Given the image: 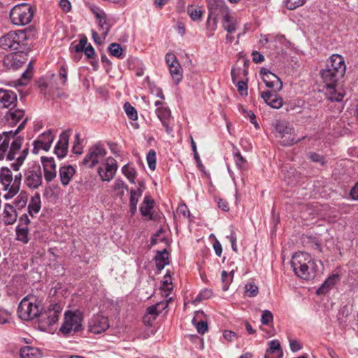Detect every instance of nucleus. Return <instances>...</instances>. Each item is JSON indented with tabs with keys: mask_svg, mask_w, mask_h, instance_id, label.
Segmentation results:
<instances>
[{
	"mask_svg": "<svg viewBox=\"0 0 358 358\" xmlns=\"http://www.w3.org/2000/svg\"><path fill=\"white\" fill-rule=\"evenodd\" d=\"M31 64H29V68L27 69L26 71H24L22 76L20 79L18 80L19 85H27L29 79L32 76V71L30 69Z\"/></svg>",
	"mask_w": 358,
	"mask_h": 358,
	"instance_id": "nucleus-51",
	"label": "nucleus"
},
{
	"mask_svg": "<svg viewBox=\"0 0 358 358\" xmlns=\"http://www.w3.org/2000/svg\"><path fill=\"white\" fill-rule=\"evenodd\" d=\"M34 12L33 7L28 3L17 4L11 9L10 19L15 25H26L31 21Z\"/></svg>",
	"mask_w": 358,
	"mask_h": 358,
	"instance_id": "nucleus-6",
	"label": "nucleus"
},
{
	"mask_svg": "<svg viewBox=\"0 0 358 358\" xmlns=\"http://www.w3.org/2000/svg\"><path fill=\"white\" fill-rule=\"evenodd\" d=\"M113 189L119 196H122L128 188L123 180L117 179L114 182Z\"/></svg>",
	"mask_w": 358,
	"mask_h": 358,
	"instance_id": "nucleus-44",
	"label": "nucleus"
},
{
	"mask_svg": "<svg viewBox=\"0 0 358 358\" xmlns=\"http://www.w3.org/2000/svg\"><path fill=\"white\" fill-rule=\"evenodd\" d=\"M67 66L66 64H63L59 69V76L60 80H62V84H65L67 80Z\"/></svg>",
	"mask_w": 358,
	"mask_h": 358,
	"instance_id": "nucleus-58",
	"label": "nucleus"
},
{
	"mask_svg": "<svg viewBox=\"0 0 358 358\" xmlns=\"http://www.w3.org/2000/svg\"><path fill=\"white\" fill-rule=\"evenodd\" d=\"M220 20L222 27L229 34L234 33L237 29V20L229 13L228 7L222 1H216L209 8V15L207 23L212 29H216L218 21Z\"/></svg>",
	"mask_w": 358,
	"mask_h": 358,
	"instance_id": "nucleus-3",
	"label": "nucleus"
},
{
	"mask_svg": "<svg viewBox=\"0 0 358 358\" xmlns=\"http://www.w3.org/2000/svg\"><path fill=\"white\" fill-rule=\"evenodd\" d=\"M24 115V111L21 109L11 108L5 115V118L10 126L15 125Z\"/></svg>",
	"mask_w": 358,
	"mask_h": 358,
	"instance_id": "nucleus-26",
	"label": "nucleus"
},
{
	"mask_svg": "<svg viewBox=\"0 0 358 358\" xmlns=\"http://www.w3.org/2000/svg\"><path fill=\"white\" fill-rule=\"evenodd\" d=\"M275 131L276 136L280 138L281 144L284 146H289L296 143L301 139H296L293 127L285 121H279L275 124Z\"/></svg>",
	"mask_w": 358,
	"mask_h": 358,
	"instance_id": "nucleus-8",
	"label": "nucleus"
},
{
	"mask_svg": "<svg viewBox=\"0 0 358 358\" xmlns=\"http://www.w3.org/2000/svg\"><path fill=\"white\" fill-rule=\"evenodd\" d=\"M160 306H162V308H164V303H158L155 305L148 307L147 308L146 313L157 318L160 313V310H158V308Z\"/></svg>",
	"mask_w": 358,
	"mask_h": 358,
	"instance_id": "nucleus-49",
	"label": "nucleus"
},
{
	"mask_svg": "<svg viewBox=\"0 0 358 358\" xmlns=\"http://www.w3.org/2000/svg\"><path fill=\"white\" fill-rule=\"evenodd\" d=\"M154 206V200L150 196H145L143 201L140 206V211L143 217H149L150 220L152 219L151 210Z\"/></svg>",
	"mask_w": 358,
	"mask_h": 358,
	"instance_id": "nucleus-29",
	"label": "nucleus"
},
{
	"mask_svg": "<svg viewBox=\"0 0 358 358\" xmlns=\"http://www.w3.org/2000/svg\"><path fill=\"white\" fill-rule=\"evenodd\" d=\"M191 147H192V150L194 152V159L197 163L198 166L201 167V168L203 167L201 161L199 154L197 152L196 143L194 142L192 137H191Z\"/></svg>",
	"mask_w": 358,
	"mask_h": 358,
	"instance_id": "nucleus-56",
	"label": "nucleus"
},
{
	"mask_svg": "<svg viewBox=\"0 0 358 358\" xmlns=\"http://www.w3.org/2000/svg\"><path fill=\"white\" fill-rule=\"evenodd\" d=\"M59 173L62 184L66 186L75 174L76 170L72 166L66 165L60 167Z\"/></svg>",
	"mask_w": 358,
	"mask_h": 358,
	"instance_id": "nucleus-25",
	"label": "nucleus"
},
{
	"mask_svg": "<svg viewBox=\"0 0 358 358\" xmlns=\"http://www.w3.org/2000/svg\"><path fill=\"white\" fill-rule=\"evenodd\" d=\"M41 209V199L39 194L32 196L28 205V212L31 216L37 214Z\"/></svg>",
	"mask_w": 358,
	"mask_h": 358,
	"instance_id": "nucleus-34",
	"label": "nucleus"
},
{
	"mask_svg": "<svg viewBox=\"0 0 358 358\" xmlns=\"http://www.w3.org/2000/svg\"><path fill=\"white\" fill-rule=\"evenodd\" d=\"M117 169L116 160L113 157H108L103 167H99L98 173L103 181L109 182L114 177Z\"/></svg>",
	"mask_w": 358,
	"mask_h": 358,
	"instance_id": "nucleus-16",
	"label": "nucleus"
},
{
	"mask_svg": "<svg viewBox=\"0 0 358 358\" xmlns=\"http://www.w3.org/2000/svg\"><path fill=\"white\" fill-rule=\"evenodd\" d=\"M109 327L108 318L101 315L93 316L89 322V329L93 334H101Z\"/></svg>",
	"mask_w": 358,
	"mask_h": 358,
	"instance_id": "nucleus-18",
	"label": "nucleus"
},
{
	"mask_svg": "<svg viewBox=\"0 0 358 358\" xmlns=\"http://www.w3.org/2000/svg\"><path fill=\"white\" fill-rule=\"evenodd\" d=\"M27 39L24 31H11L0 38V48L9 51H19Z\"/></svg>",
	"mask_w": 358,
	"mask_h": 358,
	"instance_id": "nucleus-5",
	"label": "nucleus"
},
{
	"mask_svg": "<svg viewBox=\"0 0 358 358\" xmlns=\"http://www.w3.org/2000/svg\"><path fill=\"white\" fill-rule=\"evenodd\" d=\"M262 98L271 108L278 109L282 107L283 101L276 93L271 91L262 92Z\"/></svg>",
	"mask_w": 358,
	"mask_h": 358,
	"instance_id": "nucleus-24",
	"label": "nucleus"
},
{
	"mask_svg": "<svg viewBox=\"0 0 358 358\" xmlns=\"http://www.w3.org/2000/svg\"><path fill=\"white\" fill-rule=\"evenodd\" d=\"M261 75L262 76L263 81L267 87L272 88L275 92L282 89V83L280 79L274 73L267 69H262Z\"/></svg>",
	"mask_w": 358,
	"mask_h": 358,
	"instance_id": "nucleus-19",
	"label": "nucleus"
},
{
	"mask_svg": "<svg viewBox=\"0 0 358 358\" xmlns=\"http://www.w3.org/2000/svg\"><path fill=\"white\" fill-rule=\"evenodd\" d=\"M40 303L34 297H25L20 303L17 308L19 317L24 320H31L41 313Z\"/></svg>",
	"mask_w": 358,
	"mask_h": 358,
	"instance_id": "nucleus-7",
	"label": "nucleus"
},
{
	"mask_svg": "<svg viewBox=\"0 0 358 358\" xmlns=\"http://www.w3.org/2000/svg\"><path fill=\"white\" fill-rule=\"evenodd\" d=\"M62 308L59 305H54L52 308H49L44 313H40L39 326L42 329H46L56 323L59 320Z\"/></svg>",
	"mask_w": 358,
	"mask_h": 358,
	"instance_id": "nucleus-14",
	"label": "nucleus"
},
{
	"mask_svg": "<svg viewBox=\"0 0 358 358\" xmlns=\"http://www.w3.org/2000/svg\"><path fill=\"white\" fill-rule=\"evenodd\" d=\"M17 240L27 243L29 241V229L27 227L17 226L16 228Z\"/></svg>",
	"mask_w": 358,
	"mask_h": 358,
	"instance_id": "nucleus-39",
	"label": "nucleus"
},
{
	"mask_svg": "<svg viewBox=\"0 0 358 358\" xmlns=\"http://www.w3.org/2000/svg\"><path fill=\"white\" fill-rule=\"evenodd\" d=\"M69 135L67 131H63L55 148V153L59 158H63L66 156L68 150Z\"/></svg>",
	"mask_w": 358,
	"mask_h": 358,
	"instance_id": "nucleus-23",
	"label": "nucleus"
},
{
	"mask_svg": "<svg viewBox=\"0 0 358 358\" xmlns=\"http://www.w3.org/2000/svg\"><path fill=\"white\" fill-rule=\"evenodd\" d=\"M143 193V190L139 187L136 189H131L129 199V210L131 215L135 214L137 209V203Z\"/></svg>",
	"mask_w": 358,
	"mask_h": 358,
	"instance_id": "nucleus-30",
	"label": "nucleus"
},
{
	"mask_svg": "<svg viewBox=\"0 0 358 358\" xmlns=\"http://www.w3.org/2000/svg\"><path fill=\"white\" fill-rule=\"evenodd\" d=\"M27 119H24L18 126L17 129L13 132L12 131L3 132L4 139L0 144V160L6 159L8 161L15 159L11 164V167L15 171H18L20 167L24 163L29 152L28 148H24L22 152H19L22 144L23 138L15 137V136L22 131L27 123Z\"/></svg>",
	"mask_w": 358,
	"mask_h": 358,
	"instance_id": "nucleus-2",
	"label": "nucleus"
},
{
	"mask_svg": "<svg viewBox=\"0 0 358 358\" xmlns=\"http://www.w3.org/2000/svg\"><path fill=\"white\" fill-rule=\"evenodd\" d=\"M85 54V55L87 56V58H94L95 56H96V52H95V50L94 49V48L92 46V45L89 44L87 45L85 49L83 50V51Z\"/></svg>",
	"mask_w": 358,
	"mask_h": 358,
	"instance_id": "nucleus-61",
	"label": "nucleus"
},
{
	"mask_svg": "<svg viewBox=\"0 0 358 358\" xmlns=\"http://www.w3.org/2000/svg\"><path fill=\"white\" fill-rule=\"evenodd\" d=\"M0 180L3 186V189L10 192L13 181V175L10 169L8 168H1L0 171Z\"/></svg>",
	"mask_w": 358,
	"mask_h": 358,
	"instance_id": "nucleus-27",
	"label": "nucleus"
},
{
	"mask_svg": "<svg viewBox=\"0 0 358 358\" xmlns=\"http://www.w3.org/2000/svg\"><path fill=\"white\" fill-rule=\"evenodd\" d=\"M283 38L284 37L282 36L278 37H269L268 36H264L263 38L259 41V43L262 45H265L266 44L269 43L270 46L276 47L277 41H281Z\"/></svg>",
	"mask_w": 358,
	"mask_h": 358,
	"instance_id": "nucleus-46",
	"label": "nucleus"
},
{
	"mask_svg": "<svg viewBox=\"0 0 358 358\" xmlns=\"http://www.w3.org/2000/svg\"><path fill=\"white\" fill-rule=\"evenodd\" d=\"M41 356V351L36 348L24 346L20 350V358H40Z\"/></svg>",
	"mask_w": 358,
	"mask_h": 358,
	"instance_id": "nucleus-31",
	"label": "nucleus"
},
{
	"mask_svg": "<svg viewBox=\"0 0 358 358\" xmlns=\"http://www.w3.org/2000/svg\"><path fill=\"white\" fill-rule=\"evenodd\" d=\"M27 59V55L23 51L19 50L6 55L3 59V64L7 68L15 70L21 67Z\"/></svg>",
	"mask_w": 358,
	"mask_h": 358,
	"instance_id": "nucleus-17",
	"label": "nucleus"
},
{
	"mask_svg": "<svg viewBox=\"0 0 358 358\" xmlns=\"http://www.w3.org/2000/svg\"><path fill=\"white\" fill-rule=\"evenodd\" d=\"M192 323L196 328L198 333L204 334L208 331V324L204 321H197L196 317L192 319Z\"/></svg>",
	"mask_w": 358,
	"mask_h": 358,
	"instance_id": "nucleus-48",
	"label": "nucleus"
},
{
	"mask_svg": "<svg viewBox=\"0 0 358 358\" xmlns=\"http://www.w3.org/2000/svg\"><path fill=\"white\" fill-rule=\"evenodd\" d=\"M79 138H80V134H76V142L73 146V148H72V151L73 153L75 154H77V155H80L82 153V148L80 146V143H79Z\"/></svg>",
	"mask_w": 358,
	"mask_h": 358,
	"instance_id": "nucleus-62",
	"label": "nucleus"
},
{
	"mask_svg": "<svg viewBox=\"0 0 358 358\" xmlns=\"http://www.w3.org/2000/svg\"><path fill=\"white\" fill-rule=\"evenodd\" d=\"M28 195L25 192H21L15 199L13 205L16 209L24 208L27 203Z\"/></svg>",
	"mask_w": 358,
	"mask_h": 358,
	"instance_id": "nucleus-38",
	"label": "nucleus"
},
{
	"mask_svg": "<svg viewBox=\"0 0 358 358\" xmlns=\"http://www.w3.org/2000/svg\"><path fill=\"white\" fill-rule=\"evenodd\" d=\"M289 346L292 352H297L302 348V345L296 340H289Z\"/></svg>",
	"mask_w": 358,
	"mask_h": 358,
	"instance_id": "nucleus-64",
	"label": "nucleus"
},
{
	"mask_svg": "<svg viewBox=\"0 0 358 358\" xmlns=\"http://www.w3.org/2000/svg\"><path fill=\"white\" fill-rule=\"evenodd\" d=\"M291 266L294 273L302 279L308 280L316 276L317 262L307 252H296L292 257Z\"/></svg>",
	"mask_w": 358,
	"mask_h": 358,
	"instance_id": "nucleus-4",
	"label": "nucleus"
},
{
	"mask_svg": "<svg viewBox=\"0 0 358 358\" xmlns=\"http://www.w3.org/2000/svg\"><path fill=\"white\" fill-rule=\"evenodd\" d=\"M122 171L125 177L131 182H135V179L136 177V171L135 169L129 166V165H125L122 167Z\"/></svg>",
	"mask_w": 358,
	"mask_h": 358,
	"instance_id": "nucleus-42",
	"label": "nucleus"
},
{
	"mask_svg": "<svg viewBox=\"0 0 358 358\" xmlns=\"http://www.w3.org/2000/svg\"><path fill=\"white\" fill-rule=\"evenodd\" d=\"M233 155L236 167L240 170L246 169L248 166V162L241 155L240 151L235 147H234Z\"/></svg>",
	"mask_w": 358,
	"mask_h": 358,
	"instance_id": "nucleus-35",
	"label": "nucleus"
},
{
	"mask_svg": "<svg viewBox=\"0 0 358 358\" xmlns=\"http://www.w3.org/2000/svg\"><path fill=\"white\" fill-rule=\"evenodd\" d=\"M54 134L51 130L41 134L33 143L32 152L38 154L41 150L48 151L54 140Z\"/></svg>",
	"mask_w": 358,
	"mask_h": 358,
	"instance_id": "nucleus-15",
	"label": "nucleus"
},
{
	"mask_svg": "<svg viewBox=\"0 0 358 358\" xmlns=\"http://www.w3.org/2000/svg\"><path fill=\"white\" fill-rule=\"evenodd\" d=\"M87 39L86 37L80 38L79 41V43L74 47L75 51L77 52H83L85 48L87 45Z\"/></svg>",
	"mask_w": 358,
	"mask_h": 358,
	"instance_id": "nucleus-59",
	"label": "nucleus"
},
{
	"mask_svg": "<svg viewBox=\"0 0 358 358\" xmlns=\"http://www.w3.org/2000/svg\"><path fill=\"white\" fill-rule=\"evenodd\" d=\"M243 115L248 118L252 124H254L256 129L259 128V124L256 120V116L252 110H247L244 108L242 109Z\"/></svg>",
	"mask_w": 358,
	"mask_h": 358,
	"instance_id": "nucleus-52",
	"label": "nucleus"
},
{
	"mask_svg": "<svg viewBox=\"0 0 358 358\" xmlns=\"http://www.w3.org/2000/svg\"><path fill=\"white\" fill-rule=\"evenodd\" d=\"M88 8L96 18V22L101 36L103 38H106L112 27L110 19L103 10L96 5L90 4Z\"/></svg>",
	"mask_w": 358,
	"mask_h": 358,
	"instance_id": "nucleus-10",
	"label": "nucleus"
},
{
	"mask_svg": "<svg viewBox=\"0 0 358 358\" xmlns=\"http://www.w3.org/2000/svg\"><path fill=\"white\" fill-rule=\"evenodd\" d=\"M338 280V275H333L329 277L321 285V287L317 289V294H324L326 293L329 288L333 287L336 282Z\"/></svg>",
	"mask_w": 358,
	"mask_h": 358,
	"instance_id": "nucleus-36",
	"label": "nucleus"
},
{
	"mask_svg": "<svg viewBox=\"0 0 358 358\" xmlns=\"http://www.w3.org/2000/svg\"><path fill=\"white\" fill-rule=\"evenodd\" d=\"M211 295L212 292L210 289H203L197 295L195 301H201L203 299H208Z\"/></svg>",
	"mask_w": 358,
	"mask_h": 358,
	"instance_id": "nucleus-60",
	"label": "nucleus"
},
{
	"mask_svg": "<svg viewBox=\"0 0 358 358\" xmlns=\"http://www.w3.org/2000/svg\"><path fill=\"white\" fill-rule=\"evenodd\" d=\"M108 50L110 54L113 57L119 59H122L124 57V55L123 54V50L119 43H113L110 44Z\"/></svg>",
	"mask_w": 358,
	"mask_h": 358,
	"instance_id": "nucleus-40",
	"label": "nucleus"
},
{
	"mask_svg": "<svg viewBox=\"0 0 358 358\" xmlns=\"http://www.w3.org/2000/svg\"><path fill=\"white\" fill-rule=\"evenodd\" d=\"M187 13L194 21L199 20L202 16V10L200 8L190 5L187 7Z\"/></svg>",
	"mask_w": 358,
	"mask_h": 358,
	"instance_id": "nucleus-41",
	"label": "nucleus"
},
{
	"mask_svg": "<svg viewBox=\"0 0 358 358\" xmlns=\"http://www.w3.org/2000/svg\"><path fill=\"white\" fill-rule=\"evenodd\" d=\"M234 271L231 270L229 273L226 271H222V281L223 282L222 289L224 290H227L229 288V285L232 282L234 278Z\"/></svg>",
	"mask_w": 358,
	"mask_h": 358,
	"instance_id": "nucleus-43",
	"label": "nucleus"
},
{
	"mask_svg": "<svg viewBox=\"0 0 358 358\" xmlns=\"http://www.w3.org/2000/svg\"><path fill=\"white\" fill-rule=\"evenodd\" d=\"M273 314L271 311L268 310H264L262 314L261 322L264 325H267L273 321Z\"/></svg>",
	"mask_w": 358,
	"mask_h": 358,
	"instance_id": "nucleus-53",
	"label": "nucleus"
},
{
	"mask_svg": "<svg viewBox=\"0 0 358 358\" xmlns=\"http://www.w3.org/2000/svg\"><path fill=\"white\" fill-rule=\"evenodd\" d=\"M44 170V178L47 182H51L57 176L56 164L52 157H41Z\"/></svg>",
	"mask_w": 358,
	"mask_h": 358,
	"instance_id": "nucleus-20",
	"label": "nucleus"
},
{
	"mask_svg": "<svg viewBox=\"0 0 358 358\" xmlns=\"http://www.w3.org/2000/svg\"><path fill=\"white\" fill-rule=\"evenodd\" d=\"M273 353L277 354L278 356L282 355V350L278 340H272L268 343V348L266 351L264 358H270V355Z\"/></svg>",
	"mask_w": 358,
	"mask_h": 358,
	"instance_id": "nucleus-32",
	"label": "nucleus"
},
{
	"mask_svg": "<svg viewBox=\"0 0 358 358\" xmlns=\"http://www.w3.org/2000/svg\"><path fill=\"white\" fill-rule=\"evenodd\" d=\"M346 66L344 58L338 54L332 55L327 61L326 66L320 71V76L327 87L326 96L333 101H341L344 92L338 81L345 73Z\"/></svg>",
	"mask_w": 358,
	"mask_h": 358,
	"instance_id": "nucleus-1",
	"label": "nucleus"
},
{
	"mask_svg": "<svg viewBox=\"0 0 358 358\" xmlns=\"http://www.w3.org/2000/svg\"><path fill=\"white\" fill-rule=\"evenodd\" d=\"M21 173H18L17 175L15 176L14 179L13 178V182L12 183L11 191L10 192H7L3 196L6 199H9L13 197L19 192L21 184Z\"/></svg>",
	"mask_w": 358,
	"mask_h": 358,
	"instance_id": "nucleus-33",
	"label": "nucleus"
},
{
	"mask_svg": "<svg viewBox=\"0 0 358 358\" xmlns=\"http://www.w3.org/2000/svg\"><path fill=\"white\" fill-rule=\"evenodd\" d=\"M17 100V94L14 92L0 89V108H14L16 106Z\"/></svg>",
	"mask_w": 358,
	"mask_h": 358,
	"instance_id": "nucleus-22",
	"label": "nucleus"
},
{
	"mask_svg": "<svg viewBox=\"0 0 358 358\" xmlns=\"http://www.w3.org/2000/svg\"><path fill=\"white\" fill-rule=\"evenodd\" d=\"M168 257L169 253L166 250H164L162 252H159L155 256V262L156 266L159 270H162L164 268V266L168 264Z\"/></svg>",
	"mask_w": 358,
	"mask_h": 358,
	"instance_id": "nucleus-37",
	"label": "nucleus"
},
{
	"mask_svg": "<svg viewBox=\"0 0 358 358\" xmlns=\"http://www.w3.org/2000/svg\"><path fill=\"white\" fill-rule=\"evenodd\" d=\"M258 293L259 288L255 283L249 282L245 285V294L247 296L255 297Z\"/></svg>",
	"mask_w": 358,
	"mask_h": 358,
	"instance_id": "nucleus-45",
	"label": "nucleus"
},
{
	"mask_svg": "<svg viewBox=\"0 0 358 358\" xmlns=\"http://www.w3.org/2000/svg\"><path fill=\"white\" fill-rule=\"evenodd\" d=\"M309 158L314 162H318L321 164H324L325 163L323 156L317 153H310L309 155Z\"/></svg>",
	"mask_w": 358,
	"mask_h": 358,
	"instance_id": "nucleus-63",
	"label": "nucleus"
},
{
	"mask_svg": "<svg viewBox=\"0 0 358 358\" xmlns=\"http://www.w3.org/2000/svg\"><path fill=\"white\" fill-rule=\"evenodd\" d=\"M24 184L30 189H37L42 185L43 176L39 165L33 164L29 166L24 174Z\"/></svg>",
	"mask_w": 358,
	"mask_h": 358,
	"instance_id": "nucleus-11",
	"label": "nucleus"
},
{
	"mask_svg": "<svg viewBox=\"0 0 358 358\" xmlns=\"http://www.w3.org/2000/svg\"><path fill=\"white\" fill-rule=\"evenodd\" d=\"M238 92L241 95H247L248 94V86L245 82L244 81H237L236 84Z\"/></svg>",
	"mask_w": 358,
	"mask_h": 358,
	"instance_id": "nucleus-57",
	"label": "nucleus"
},
{
	"mask_svg": "<svg viewBox=\"0 0 358 358\" xmlns=\"http://www.w3.org/2000/svg\"><path fill=\"white\" fill-rule=\"evenodd\" d=\"M83 316L79 311L66 312L64 315V321L60 328V331L66 335L71 332L78 331L82 327Z\"/></svg>",
	"mask_w": 358,
	"mask_h": 358,
	"instance_id": "nucleus-9",
	"label": "nucleus"
},
{
	"mask_svg": "<svg viewBox=\"0 0 358 358\" xmlns=\"http://www.w3.org/2000/svg\"><path fill=\"white\" fill-rule=\"evenodd\" d=\"M165 60L173 82L178 85L182 79L183 71L176 56L173 53L168 52L166 55Z\"/></svg>",
	"mask_w": 358,
	"mask_h": 358,
	"instance_id": "nucleus-13",
	"label": "nucleus"
},
{
	"mask_svg": "<svg viewBox=\"0 0 358 358\" xmlns=\"http://www.w3.org/2000/svg\"><path fill=\"white\" fill-rule=\"evenodd\" d=\"M17 209L10 203H6L3 209V221L6 224H13L17 220Z\"/></svg>",
	"mask_w": 358,
	"mask_h": 358,
	"instance_id": "nucleus-28",
	"label": "nucleus"
},
{
	"mask_svg": "<svg viewBox=\"0 0 358 358\" xmlns=\"http://www.w3.org/2000/svg\"><path fill=\"white\" fill-rule=\"evenodd\" d=\"M10 318L9 312L3 308H0V324L8 323Z\"/></svg>",
	"mask_w": 358,
	"mask_h": 358,
	"instance_id": "nucleus-55",
	"label": "nucleus"
},
{
	"mask_svg": "<svg viewBox=\"0 0 358 358\" xmlns=\"http://www.w3.org/2000/svg\"><path fill=\"white\" fill-rule=\"evenodd\" d=\"M124 111L128 117L132 120H136L138 118L137 111L129 103H126L124 105Z\"/></svg>",
	"mask_w": 358,
	"mask_h": 358,
	"instance_id": "nucleus-47",
	"label": "nucleus"
},
{
	"mask_svg": "<svg viewBox=\"0 0 358 358\" xmlns=\"http://www.w3.org/2000/svg\"><path fill=\"white\" fill-rule=\"evenodd\" d=\"M147 162L151 170H155L156 167V153L153 150L149 151L147 155Z\"/></svg>",
	"mask_w": 358,
	"mask_h": 358,
	"instance_id": "nucleus-50",
	"label": "nucleus"
},
{
	"mask_svg": "<svg viewBox=\"0 0 358 358\" xmlns=\"http://www.w3.org/2000/svg\"><path fill=\"white\" fill-rule=\"evenodd\" d=\"M306 0H287L286 7L289 10H294L297 7L302 6Z\"/></svg>",
	"mask_w": 358,
	"mask_h": 358,
	"instance_id": "nucleus-54",
	"label": "nucleus"
},
{
	"mask_svg": "<svg viewBox=\"0 0 358 358\" xmlns=\"http://www.w3.org/2000/svg\"><path fill=\"white\" fill-rule=\"evenodd\" d=\"M156 114L165 128L166 132L171 134L173 131V128L170 126V122L172 119L170 109L166 106H159L156 109Z\"/></svg>",
	"mask_w": 358,
	"mask_h": 358,
	"instance_id": "nucleus-21",
	"label": "nucleus"
},
{
	"mask_svg": "<svg viewBox=\"0 0 358 358\" xmlns=\"http://www.w3.org/2000/svg\"><path fill=\"white\" fill-rule=\"evenodd\" d=\"M106 155V150L104 147L101 144H96L89 148L83 163L85 166L92 168L103 160Z\"/></svg>",
	"mask_w": 358,
	"mask_h": 358,
	"instance_id": "nucleus-12",
	"label": "nucleus"
}]
</instances>
